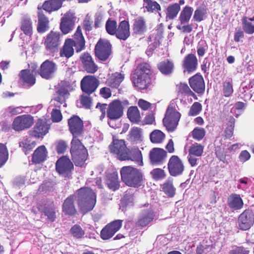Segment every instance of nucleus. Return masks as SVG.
Here are the masks:
<instances>
[{
	"label": "nucleus",
	"instance_id": "f257e3e1",
	"mask_svg": "<svg viewBox=\"0 0 254 254\" xmlns=\"http://www.w3.org/2000/svg\"><path fill=\"white\" fill-rule=\"evenodd\" d=\"M70 132L73 135L71 142L70 153L76 166H81L87 158V150L77 138L83 132L82 121L77 116H73L68 121Z\"/></svg>",
	"mask_w": 254,
	"mask_h": 254
},
{
	"label": "nucleus",
	"instance_id": "f03ea898",
	"mask_svg": "<svg viewBox=\"0 0 254 254\" xmlns=\"http://www.w3.org/2000/svg\"><path fill=\"white\" fill-rule=\"evenodd\" d=\"M75 197L83 213H87L94 207L96 195L91 189L88 188H81L76 191Z\"/></svg>",
	"mask_w": 254,
	"mask_h": 254
},
{
	"label": "nucleus",
	"instance_id": "7ed1b4c3",
	"mask_svg": "<svg viewBox=\"0 0 254 254\" xmlns=\"http://www.w3.org/2000/svg\"><path fill=\"white\" fill-rule=\"evenodd\" d=\"M122 181L127 186L138 188L143 183V175L142 172L131 166L123 167L120 171Z\"/></svg>",
	"mask_w": 254,
	"mask_h": 254
},
{
	"label": "nucleus",
	"instance_id": "20e7f679",
	"mask_svg": "<svg viewBox=\"0 0 254 254\" xmlns=\"http://www.w3.org/2000/svg\"><path fill=\"white\" fill-rule=\"evenodd\" d=\"M71 89V88L68 82H61L59 84V89L54 99L51 101L50 107L54 106L56 108H60L62 104H63V107H66L65 99L68 97L69 91Z\"/></svg>",
	"mask_w": 254,
	"mask_h": 254
},
{
	"label": "nucleus",
	"instance_id": "39448f33",
	"mask_svg": "<svg viewBox=\"0 0 254 254\" xmlns=\"http://www.w3.org/2000/svg\"><path fill=\"white\" fill-rule=\"evenodd\" d=\"M180 118L181 114L172 105H170L163 120L164 126L168 131H173L176 128Z\"/></svg>",
	"mask_w": 254,
	"mask_h": 254
},
{
	"label": "nucleus",
	"instance_id": "423d86ee",
	"mask_svg": "<svg viewBox=\"0 0 254 254\" xmlns=\"http://www.w3.org/2000/svg\"><path fill=\"white\" fill-rule=\"evenodd\" d=\"M95 52L99 60L105 61L111 53V45L108 41L100 39L95 46Z\"/></svg>",
	"mask_w": 254,
	"mask_h": 254
},
{
	"label": "nucleus",
	"instance_id": "0eeeda50",
	"mask_svg": "<svg viewBox=\"0 0 254 254\" xmlns=\"http://www.w3.org/2000/svg\"><path fill=\"white\" fill-rule=\"evenodd\" d=\"M59 32L51 31L46 37L44 44L46 49L51 53L57 52L61 44Z\"/></svg>",
	"mask_w": 254,
	"mask_h": 254
},
{
	"label": "nucleus",
	"instance_id": "6e6552de",
	"mask_svg": "<svg viewBox=\"0 0 254 254\" xmlns=\"http://www.w3.org/2000/svg\"><path fill=\"white\" fill-rule=\"evenodd\" d=\"M111 152L117 155L118 158L121 160H126L127 158L129 149L127 148L124 140L115 139L113 144L110 145Z\"/></svg>",
	"mask_w": 254,
	"mask_h": 254
},
{
	"label": "nucleus",
	"instance_id": "1a4fd4ad",
	"mask_svg": "<svg viewBox=\"0 0 254 254\" xmlns=\"http://www.w3.org/2000/svg\"><path fill=\"white\" fill-rule=\"evenodd\" d=\"M168 168L170 174L172 176L176 177L183 174L184 166L178 156L173 155L169 160Z\"/></svg>",
	"mask_w": 254,
	"mask_h": 254
},
{
	"label": "nucleus",
	"instance_id": "9d476101",
	"mask_svg": "<svg viewBox=\"0 0 254 254\" xmlns=\"http://www.w3.org/2000/svg\"><path fill=\"white\" fill-rule=\"evenodd\" d=\"M33 118L29 115H24L17 117L13 123V128L16 131L22 130L29 128L33 124Z\"/></svg>",
	"mask_w": 254,
	"mask_h": 254
},
{
	"label": "nucleus",
	"instance_id": "9b49d317",
	"mask_svg": "<svg viewBox=\"0 0 254 254\" xmlns=\"http://www.w3.org/2000/svg\"><path fill=\"white\" fill-rule=\"evenodd\" d=\"M123 220H116L107 225L101 231V237L103 240L112 238L122 227Z\"/></svg>",
	"mask_w": 254,
	"mask_h": 254
},
{
	"label": "nucleus",
	"instance_id": "f8f14e48",
	"mask_svg": "<svg viewBox=\"0 0 254 254\" xmlns=\"http://www.w3.org/2000/svg\"><path fill=\"white\" fill-rule=\"evenodd\" d=\"M75 20L74 13L71 11L65 13L61 20L60 29L62 32L66 34L71 31L74 27Z\"/></svg>",
	"mask_w": 254,
	"mask_h": 254
},
{
	"label": "nucleus",
	"instance_id": "ddd939ff",
	"mask_svg": "<svg viewBox=\"0 0 254 254\" xmlns=\"http://www.w3.org/2000/svg\"><path fill=\"white\" fill-rule=\"evenodd\" d=\"M98 79L94 76H85L81 81V88L83 92L90 94L95 91L98 86Z\"/></svg>",
	"mask_w": 254,
	"mask_h": 254
},
{
	"label": "nucleus",
	"instance_id": "4468645a",
	"mask_svg": "<svg viewBox=\"0 0 254 254\" xmlns=\"http://www.w3.org/2000/svg\"><path fill=\"white\" fill-rule=\"evenodd\" d=\"M254 220L252 212L249 210H246L238 217V227L242 230H247L253 224Z\"/></svg>",
	"mask_w": 254,
	"mask_h": 254
},
{
	"label": "nucleus",
	"instance_id": "2eb2a0df",
	"mask_svg": "<svg viewBox=\"0 0 254 254\" xmlns=\"http://www.w3.org/2000/svg\"><path fill=\"white\" fill-rule=\"evenodd\" d=\"M107 117L110 120H118L123 114V107L121 102L115 100L110 104L107 110Z\"/></svg>",
	"mask_w": 254,
	"mask_h": 254
},
{
	"label": "nucleus",
	"instance_id": "dca6fc26",
	"mask_svg": "<svg viewBox=\"0 0 254 254\" xmlns=\"http://www.w3.org/2000/svg\"><path fill=\"white\" fill-rule=\"evenodd\" d=\"M56 70V64L52 61L46 60L41 65L39 74L43 78L49 79L53 77Z\"/></svg>",
	"mask_w": 254,
	"mask_h": 254
},
{
	"label": "nucleus",
	"instance_id": "f3484780",
	"mask_svg": "<svg viewBox=\"0 0 254 254\" xmlns=\"http://www.w3.org/2000/svg\"><path fill=\"white\" fill-rule=\"evenodd\" d=\"M56 167V170L59 174L64 175L70 172L73 166L68 158L66 157H62L57 161Z\"/></svg>",
	"mask_w": 254,
	"mask_h": 254
},
{
	"label": "nucleus",
	"instance_id": "a211bd4d",
	"mask_svg": "<svg viewBox=\"0 0 254 254\" xmlns=\"http://www.w3.org/2000/svg\"><path fill=\"white\" fill-rule=\"evenodd\" d=\"M49 125L43 120L39 119L37 122L31 135L37 138L43 137L48 132Z\"/></svg>",
	"mask_w": 254,
	"mask_h": 254
},
{
	"label": "nucleus",
	"instance_id": "6ab92c4d",
	"mask_svg": "<svg viewBox=\"0 0 254 254\" xmlns=\"http://www.w3.org/2000/svg\"><path fill=\"white\" fill-rule=\"evenodd\" d=\"M189 83L191 88L196 93H201L205 89V85L202 76L198 74L190 78Z\"/></svg>",
	"mask_w": 254,
	"mask_h": 254
},
{
	"label": "nucleus",
	"instance_id": "aec40b11",
	"mask_svg": "<svg viewBox=\"0 0 254 254\" xmlns=\"http://www.w3.org/2000/svg\"><path fill=\"white\" fill-rule=\"evenodd\" d=\"M129 24L127 21H121L118 26L116 33L117 38L124 41L126 40L130 36Z\"/></svg>",
	"mask_w": 254,
	"mask_h": 254
},
{
	"label": "nucleus",
	"instance_id": "412c9836",
	"mask_svg": "<svg viewBox=\"0 0 254 254\" xmlns=\"http://www.w3.org/2000/svg\"><path fill=\"white\" fill-rule=\"evenodd\" d=\"M166 155V152L163 149L154 148L150 152V159L153 164H160L165 159Z\"/></svg>",
	"mask_w": 254,
	"mask_h": 254
},
{
	"label": "nucleus",
	"instance_id": "4be33fe9",
	"mask_svg": "<svg viewBox=\"0 0 254 254\" xmlns=\"http://www.w3.org/2000/svg\"><path fill=\"white\" fill-rule=\"evenodd\" d=\"M229 207L234 210L241 209L244 206V202L240 194L232 193L229 196L227 199Z\"/></svg>",
	"mask_w": 254,
	"mask_h": 254
},
{
	"label": "nucleus",
	"instance_id": "5701e85b",
	"mask_svg": "<svg viewBox=\"0 0 254 254\" xmlns=\"http://www.w3.org/2000/svg\"><path fill=\"white\" fill-rule=\"evenodd\" d=\"M197 60L196 56L192 54H189L185 57L184 61L183 66L185 68L184 71H188L189 72H193L195 71L197 66Z\"/></svg>",
	"mask_w": 254,
	"mask_h": 254
},
{
	"label": "nucleus",
	"instance_id": "b1692460",
	"mask_svg": "<svg viewBox=\"0 0 254 254\" xmlns=\"http://www.w3.org/2000/svg\"><path fill=\"white\" fill-rule=\"evenodd\" d=\"M132 25V30L134 33L139 35H142L147 30L146 21L142 16H138L134 19Z\"/></svg>",
	"mask_w": 254,
	"mask_h": 254
},
{
	"label": "nucleus",
	"instance_id": "393cba45",
	"mask_svg": "<svg viewBox=\"0 0 254 254\" xmlns=\"http://www.w3.org/2000/svg\"><path fill=\"white\" fill-rule=\"evenodd\" d=\"M131 80L134 85L141 91L146 89L150 83V77L140 76L134 73L131 76Z\"/></svg>",
	"mask_w": 254,
	"mask_h": 254
},
{
	"label": "nucleus",
	"instance_id": "a878e982",
	"mask_svg": "<svg viewBox=\"0 0 254 254\" xmlns=\"http://www.w3.org/2000/svg\"><path fill=\"white\" fill-rule=\"evenodd\" d=\"M84 69L88 72L94 73L97 70V66L95 64L90 55L84 54L81 57Z\"/></svg>",
	"mask_w": 254,
	"mask_h": 254
},
{
	"label": "nucleus",
	"instance_id": "bb28decb",
	"mask_svg": "<svg viewBox=\"0 0 254 254\" xmlns=\"http://www.w3.org/2000/svg\"><path fill=\"white\" fill-rule=\"evenodd\" d=\"M48 152L44 145L38 147L32 156V161L35 164H39L44 161L47 158Z\"/></svg>",
	"mask_w": 254,
	"mask_h": 254
},
{
	"label": "nucleus",
	"instance_id": "cd10ccee",
	"mask_svg": "<svg viewBox=\"0 0 254 254\" xmlns=\"http://www.w3.org/2000/svg\"><path fill=\"white\" fill-rule=\"evenodd\" d=\"M124 75L119 72L111 74L106 81V84L114 88H117L124 79Z\"/></svg>",
	"mask_w": 254,
	"mask_h": 254
},
{
	"label": "nucleus",
	"instance_id": "c85d7f7f",
	"mask_svg": "<svg viewBox=\"0 0 254 254\" xmlns=\"http://www.w3.org/2000/svg\"><path fill=\"white\" fill-rule=\"evenodd\" d=\"M73 41H74L76 52H80L83 50L85 46V40L80 26H78L76 29V32L74 35V40Z\"/></svg>",
	"mask_w": 254,
	"mask_h": 254
},
{
	"label": "nucleus",
	"instance_id": "c756f323",
	"mask_svg": "<svg viewBox=\"0 0 254 254\" xmlns=\"http://www.w3.org/2000/svg\"><path fill=\"white\" fill-rule=\"evenodd\" d=\"M154 212L151 210H146L139 216L136 225L141 227H144L149 224L154 219Z\"/></svg>",
	"mask_w": 254,
	"mask_h": 254
},
{
	"label": "nucleus",
	"instance_id": "7c9ffc66",
	"mask_svg": "<svg viewBox=\"0 0 254 254\" xmlns=\"http://www.w3.org/2000/svg\"><path fill=\"white\" fill-rule=\"evenodd\" d=\"M73 46H74V43L73 40L71 39H67L60 51L61 57H65L67 58L71 57L74 53Z\"/></svg>",
	"mask_w": 254,
	"mask_h": 254
},
{
	"label": "nucleus",
	"instance_id": "2f4dec72",
	"mask_svg": "<svg viewBox=\"0 0 254 254\" xmlns=\"http://www.w3.org/2000/svg\"><path fill=\"white\" fill-rule=\"evenodd\" d=\"M158 68L163 74L169 75L173 72L174 64L172 61L166 60L158 64Z\"/></svg>",
	"mask_w": 254,
	"mask_h": 254
},
{
	"label": "nucleus",
	"instance_id": "473e14b6",
	"mask_svg": "<svg viewBox=\"0 0 254 254\" xmlns=\"http://www.w3.org/2000/svg\"><path fill=\"white\" fill-rule=\"evenodd\" d=\"M74 196L70 195L64 201L63 205V210L66 214L72 215L76 213V209L73 204Z\"/></svg>",
	"mask_w": 254,
	"mask_h": 254
},
{
	"label": "nucleus",
	"instance_id": "72a5a7b5",
	"mask_svg": "<svg viewBox=\"0 0 254 254\" xmlns=\"http://www.w3.org/2000/svg\"><path fill=\"white\" fill-rule=\"evenodd\" d=\"M33 72V71H31L28 69L22 70L19 74L20 79L22 80L24 83L30 86L34 85L36 79Z\"/></svg>",
	"mask_w": 254,
	"mask_h": 254
},
{
	"label": "nucleus",
	"instance_id": "f704fd0d",
	"mask_svg": "<svg viewBox=\"0 0 254 254\" xmlns=\"http://www.w3.org/2000/svg\"><path fill=\"white\" fill-rule=\"evenodd\" d=\"M193 12V8L189 6H186L182 10L179 20L181 24L188 23L190 21Z\"/></svg>",
	"mask_w": 254,
	"mask_h": 254
},
{
	"label": "nucleus",
	"instance_id": "c9c22d12",
	"mask_svg": "<svg viewBox=\"0 0 254 254\" xmlns=\"http://www.w3.org/2000/svg\"><path fill=\"white\" fill-rule=\"evenodd\" d=\"M60 0H49L45 1L43 5V8L47 12L58 10L62 6Z\"/></svg>",
	"mask_w": 254,
	"mask_h": 254
},
{
	"label": "nucleus",
	"instance_id": "e433bc0d",
	"mask_svg": "<svg viewBox=\"0 0 254 254\" xmlns=\"http://www.w3.org/2000/svg\"><path fill=\"white\" fill-rule=\"evenodd\" d=\"M127 115L129 120L133 123L137 124L140 121V113L136 106L130 107L128 109Z\"/></svg>",
	"mask_w": 254,
	"mask_h": 254
},
{
	"label": "nucleus",
	"instance_id": "4c0bfd02",
	"mask_svg": "<svg viewBox=\"0 0 254 254\" xmlns=\"http://www.w3.org/2000/svg\"><path fill=\"white\" fill-rule=\"evenodd\" d=\"M127 158H126V160H131L135 162L139 166L143 165L142 154L139 150H129L127 153Z\"/></svg>",
	"mask_w": 254,
	"mask_h": 254
},
{
	"label": "nucleus",
	"instance_id": "58836bf2",
	"mask_svg": "<svg viewBox=\"0 0 254 254\" xmlns=\"http://www.w3.org/2000/svg\"><path fill=\"white\" fill-rule=\"evenodd\" d=\"M48 24V18L42 12H39L38 13V31L40 33H43L47 31L49 28Z\"/></svg>",
	"mask_w": 254,
	"mask_h": 254
},
{
	"label": "nucleus",
	"instance_id": "ea45409f",
	"mask_svg": "<svg viewBox=\"0 0 254 254\" xmlns=\"http://www.w3.org/2000/svg\"><path fill=\"white\" fill-rule=\"evenodd\" d=\"M151 66L146 63H141L137 67L134 74L139 75V76H143L149 77L151 74Z\"/></svg>",
	"mask_w": 254,
	"mask_h": 254
},
{
	"label": "nucleus",
	"instance_id": "a19ab883",
	"mask_svg": "<svg viewBox=\"0 0 254 254\" xmlns=\"http://www.w3.org/2000/svg\"><path fill=\"white\" fill-rule=\"evenodd\" d=\"M162 190L169 197H172L175 194L176 189L173 184L172 179H168L162 185Z\"/></svg>",
	"mask_w": 254,
	"mask_h": 254
},
{
	"label": "nucleus",
	"instance_id": "79ce46f5",
	"mask_svg": "<svg viewBox=\"0 0 254 254\" xmlns=\"http://www.w3.org/2000/svg\"><path fill=\"white\" fill-rule=\"evenodd\" d=\"M181 9L179 3H174L170 5L167 8L166 18L172 20L174 19L178 15Z\"/></svg>",
	"mask_w": 254,
	"mask_h": 254
},
{
	"label": "nucleus",
	"instance_id": "37998d69",
	"mask_svg": "<svg viewBox=\"0 0 254 254\" xmlns=\"http://www.w3.org/2000/svg\"><path fill=\"white\" fill-rule=\"evenodd\" d=\"M129 139L131 141L137 142L142 141L143 140L142 129L136 127L131 128L129 134Z\"/></svg>",
	"mask_w": 254,
	"mask_h": 254
},
{
	"label": "nucleus",
	"instance_id": "c03bdc74",
	"mask_svg": "<svg viewBox=\"0 0 254 254\" xmlns=\"http://www.w3.org/2000/svg\"><path fill=\"white\" fill-rule=\"evenodd\" d=\"M243 29L245 32L249 34L254 33V17L247 18L244 17L243 19Z\"/></svg>",
	"mask_w": 254,
	"mask_h": 254
},
{
	"label": "nucleus",
	"instance_id": "a18cd8bd",
	"mask_svg": "<svg viewBox=\"0 0 254 254\" xmlns=\"http://www.w3.org/2000/svg\"><path fill=\"white\" fill-rule=\"evenodd\" d=\"M165 137V134L160 130H153L150 134L151 141L154 143H160L163 142Z\"/></svg>",
	"mask_w": 254,
	"mask_h": 254
},
{
	"label": "nucleus",
	"instance_id": "49530a36",
	"mask_svg": "<svg viewBox=\"0 0 254 254\" xmlns=\"http://www.w3.org/2000/svg\"><path fill=\"white\" fill-rule=\"evenodd\" d=\"M35 145L34 141H31L29 138H24L23 140L19 142V146L22 148V150L25 154L29 153L30 151Z\"/></svg>",
	"mask_w": 254,
	"mask_h": 254
},
{
	"label": "nucleus",
	"instance_id": "de8ad7c7",
	"mask_svg": "<svg viewBox=\"0 0 254 254\" xmlns=\"http://www.w3.org/2000/svg\"><path fill=\"white\" fill-rule=\"evenodd\" d=\"M21 29L24 33L30 36L32 33V21L30 18H24L21 21Z\"/></svg>",
	"mask_w": 254,
	"mask_h": 254
},
{
	"label": "nucleus",
	"instance_id": "09e8293b",
	"mask_svg": "<svg viewBox=\"0 0 254 254\" xmlns=\"http://www.w3.org/2000/svg\"><path fill=\"white\" fill-rule=\"evenodd\" d=\"M42 215L47 217V219L50 222H54L56 218L55 208L53 206L46 207L42 211Z\"/></svg>",
	"mask_w": 254,
	"mask_h": 254
},
{
	"label": "nucleus",
	"instance_id": "8fccbe9b",
	"mask_svg": "<svg viewBox=\"0 0 254 254\" xmlns=\"http://www.w3.org/2000/svg\"><path fill=\"white\" fill-rule=\"evenodd\" d=\"M8 158V152L6 146L0 143V168L6 162Z\"/></svg>",
	"mask_w": 254,
	"mask_h": 254
},
{
	"label": "nucleus",
	"instance_id": "3c124183",
	"mask_svg": "<svg viewBox=\"0 0 254 254\" xmlns=\"http://www.w3.org/2000/svg\"><path fill=\"white\" fill-rule=\"evenodd\" d=\"M233 92L232 81L229 79L223 83V93L224 96L229 97Z\"/></svg>",
	"mask_w": 254,
	"mask_h": 254
},
{
	"label": "nucleus",
	"instance_id": "603ef678",
	"mask_svg": "<svg viewBox=\"0 0 254 254\" xmlns=\"http://www.w3.org/2000/svg\"><path fill=\"white\" fill-rule=\"evenodd\" d=\"M203 152V146L200 144H193L190 148L189 153L197 157H200Z\"/></svg>",
	"mask_w": 254,
	"mask_h": 254
},
{
	"label": "nucleus",
	"instance_id": "864d4df0",
	"mask_svg": "<svg viewBox=\"0 0 254 254\" xmlns=\"http://www.w3.org/2000/svg\"><path fill=\"white\" fill-rule=\"evenodd\" d=\"M144 5L148 11H158L161 9L160 5L157 2L151 0H144Z\"/></svg>",
	"mask_w": 254,
	"mask_h": 254
},
{
	"label": "nucleus",
	"instance_id": "5fc2aeb1",
	"mask_svg": "<svg viewBox=\"0 0 254 254\" xmlns=\"http://www.w3.org/2000/svg\"><path fill=\"white\" fill-rule=\"evenodd\" d=\"M70 232L72 235L76 239H81L83 237L85 232L82 228L78 225H74L73 226Z\"/></svg>",
	"mask_w": 254,
	"mask_h": 254
},
{
	"label": "nucleus",
	"instance_id": "6e6d98bb",
	"mask_svg": "<svg viewBox=\"0 0 254 254\" xmlns=\"http://www.w3.org/2000/svg\"><path fill=\"white\" fill-rule=\"evenodd\" d=\"M117 29V23L115 20H108L106 23V30L111 35H115Z\"/></svg>",
	"mask_w": 254,
	"mask_h": 254
},
{
	"label": "nucleus",
	"instance_id": "4d7b16f0",
	"mask_svg": "<svg viewBox=\"0 0 254 254\" xmlns=\"http://www.w3.org/2000/svg\"><path fill=\"white\" fill-rule=\"evenodd\" d=\"M208 46L206 41L200 40L197 46V53L199 57H203L207 51Z\"/></svg>",
	"mask_w": 254,
	"mask_h": 254
},
{
	"label": "nucleus",
	"instance_id": "13d9d810",
	"mask_svg": "<svg viewBox=\"0 0 254 254\" xmlns=\"http://www.w3.org/2000/svg\"><path fill=\"white\" fill-rule=\"evenodd\" d=\"M205 134V130L202 127H195L192 131V135L198 140L202 139Z\"/></svg>",
	"mask_w": 254,
	"mask_h": 254
},
{
	"label": "nucleus",
	"instance_id": "bf43d9fd",
	"mask_svg": "<svg viewBox=\"0 0 254 254\" xmlns=\"http://www.w3.org/2000/svg\"><path fill=\"white\" fill-rule=\"evenodd\" d=\"M107 184L108 187L114 191L118 190L120 187L118 179L116 176L109 179L107 181Z\"/></svg>",
	"mask_w": 254,
	"mask_h": 254
},
{
	"label": "nucleus",
	"instance_id": "052dcab7",
	"mask_svg": "<svg viewBox=\"0 0 254 254\" xmlns=\"http://www.w3.org/2000/svg\"><path fill=\"white\" fill-rule=\"evenodd\" d=\"M202 106L198 102H194L191 106L189 113V116H195L197 115L201 111Z\"/></svg>",
	"mask_w": 254,
	"mask_h": 254
},
{
	"label": "nucleus",
	"instance_id": "680f3d73",
	"mask_svg": "<svg viewBox=\"0 0 254 254\" xmlns=\"http://www.w3.org/2000/svg\"><path fill=\"white\" fill-rule=\"evenodd\" d=\"M215 154L217 158L223 163H227L226 152L224 148L221 147H217L215 149Z\"/></svg>",
	"mask_w": 254,
	"mask_h": 254
},
{
	"label": "nucleus",
	"instance_id": "e2e57ef3",
	"mask_svg": "<svg viewBox=\"0 0 254 254\" xmlns=\"http://www.w3.org/2000/svg\"><path fill=\"white\" fill-rule=\"evenodd\" d=\"M206 14V10L203 8H197L195 11L193 15V19L195 21L200 22L201 21Z\"/></svg>",
	"mask_w": 254,
	"mask_h": 254
},
{
	"label": "nucleus",
	"instance_id": "0e129e2a",
	"mask_svg": "<svg viewBox=\"0 0 254 254\" xmlns=\"http://www.w3.org/2000/svg\"><path fill=\"white\" fill-rule=\"evenodd\" d=\"M153 177L157 180H161L164 179L165 176V171L159 168L155 169L151 172Z\"/></svg>",
	"mask_w": 254,
	"mask_h": 254
},
{
	"label": "nucleus",
	"instance_id": "69168bd1",
	"mask_svg": "<svg viewBox=\"0 0 254 254\" xmlns=\"http://www.w3.org/2000/svg\"><path fill=\"white\" fill-rule=\"evenodd\" d=\"M80 103L82 106L85 109H89L91 107V98L87 95H82L80 97Z\"/></svg>",
	"mask_w": 254,
	"mask_h": 254
},
{
	"label": "nucleus",
	"instance_id": "338daca9",
	"mask_svg": "<svg viewBox=\"0 0 254 254\" xmlns=\"http://www.w3.org/2000/svg\"><path fill=\"white\" fill-rule=\"evenodd\" d=\"M52 119L54 122H59L62 119V115L60 110L52 109L51 113Z\"/></svg>",
	"mask_w": 254,
	"mask_h": 254
},
{
	"label": "nucleus",
	"instance_id": "774afa93",
	"mask_svg": "<svg viewBox=\"0 0 254 254\" xmlns=\"http://www.w3.org/2000/svg\"><path fill=\"white\" fill-rule=\"evenodd\" d=\"M134 198L132 194H129V191H127L123 199V202L127 205H132L133 203Z\"/></svg>",
	"mask_w": 254,
	"mask_h": 254
}]
</instances>
